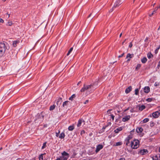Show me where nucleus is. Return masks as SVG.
Returning a JSON list of instances; mask_svg holds the SVG:
<instances>
[{
  "instance_id": "a878e982",
  "label": "nucleus",
  "mask_w": 160,
  "mask_h": 160,
  "mask_svg": "<svg viewBox=\"0 0 160 160\" xmlns=\"http://www.w3.org/2000/svg\"><path fill=\"white\" fill-rule=\"evenodd\" d=\"M87 90L86 88V85L85 84L84 85L83 87L81 90V92H84L85 90Z\"/></svg>"
},
{
  "instance_id": "e433bc0d",
  "label": "nucleus",
  "mask_w": 160,
  "mask_h": 160,
  "mask_svg": "<svg viewBox=\"0 0 160 160\" xmlns=\"http://www.w3.org/2000/svg\"><path fill=\"white\" fill-rule=\"evenodd\" d=\"M94 17V15H92V13H91L90 14V15H89V16L88 17V18H89L91 17V19H92Z\"/></svg>"
},
{
  "instance_id": "5701e85b",
  "label": "nucleus",
  "mask_w": 160,
  "mask_h": 160,
  "mask_svg": "<svg viewBox=\"0 0 160 160\" xmlns=\"http://www.w3.org/2000/svg\"><path fill=\"white\" fill-rule=\"evenodd\" d=\"M82 122V120L79 119L78 120V123L77 124V127H80L81 125Z\"/></svg>"
},
{
  "instance_id": "f8f14e48",
  "label": "nucleus",
  "mask_w": 160,
  "mask_h": 160,
  "mask_svg": "<svg viewBox=\"0 0 160 160\" xmlns=\"http://www.w3.org/2000/svg\"><path fill=\"white\" fill-rule=\"evenodd\" d=\"M132 88L131 86H129L128 88H127L125 91L126 93H129L132 90Z\"/></svg>"
},
{
  "instance_id": "c03bdc74",
  "label": "nucleus",
  "mask_w": 160,
  "mask_h": 160,
  "mask_svg": "<svg viewBox=\"0 0 160 160\" xmlns=\"http://www.w3.org/2000/svg\"><path fill=\"white\" fill-rule=\"evenodd\" d=\"M135 131V129H133L132 130L130 131V133L132 135L133 134V133H134Z\"/></svg>"
},
{
  "instance_id": "2eb2a0df",
  "label": "nucleus",
  "mask_w": 160,
  "mask_h": 160,
  "mask_svg": "<svg viewBox=\"0 0 160 160\" xmlns=\"http://www.w3.org/2000/svg\"><path fill=\"white\" fill-rule=\"evenodd\" d=\"M141 61L142 63H145L147 61V59L146 57H144L141 59Z\"/></svg>"
},
{
  "instance_id": "aec40b11",
  "label": "nucleus",
  "mask_w": 160,
  "mask_h": 160,
  "mask_svg": "<svg viewBox=\"0 0 160 160\" xmlns=\"http://www.w3.org/2000/svg\"><path fill=\"white\" fill-rule=\"evenodd\" d=\"M68 102H69V101H68L64 102L62 104L63 107H64L67 106L68 104Z\"/></svg>"
},
{
  "instance_id": "0eeeda50",
  "label": "nucleus",
  "mask_w": 160,
  "mask_h": 160,
  "mask_svg": "<svg viewBox=\"0 0 160 160\" xmlns=\"http://www.w3.org/2000/svg\"><path fill=\"white\" fill-rule=\"evenodd\" d=\"M148 150L145 149L141 150L139 152V153L142 155L147 154L148 153Z\"/></svg>"
},
{
  "instance_id": "69168bd1",
  "label": "nucleus",
  "mask_w": 160,
  "mask_h": 160,
  "mask_svg": "<svg viewBox=\"0 0 160 160\" xmlns=\"http://www.w3.org/2000/svg\"><path fill=\"white\" fill-rule=\"evenodd\" d=\"M92 135V133H90L89 134V136H91Z\"/></svg>"
},
{
  "instance_id": "4be33fe9",
  "label": "nucleus",
  "mask_w": 160,
  "mask_h": 160,
  "mask_svg": "<svg viewBox=\"0 0 160 160\" xmlns=\"http://www.w3.org/2000/svg\"><path fill=\"white\" fill-rule=\"evenodd\" d=\"M68 158V156L65 157L61 156L60 157L61 160H67Z\"/></svg>"
},
{
  "instance_id": "f704fd0d",
  "label": "nucleus",
  "mask_w": 160,
  "mask_h": 160,
  "mask_svg": "<svg viewBox=\"0 0 160 160\" xmlns=\"http://www.w3.org/2000/svg\"><path fill=\"white\" fill-rule=\"evenodd\" d=\"M149 121V119L148 118H146L144 119L143 120V123H146Z\"/></svg>"
},
{
  "instance_id": "bb28decb",
  "label": "nucleus",
  "mask_w": 160,
  "mask_h": 160,
  "mask_svg": "<svg viewBox=\"0 0 160 160\" xmlns=\"http://www.w3.org/2000/svg\"><path fill=\"white\" fill-rule=\"evenodd\" d=\"M130 140L127 139L126 138V139L125 140V142L126 143V146H128V144L130 143Z\"/></svg>"
},
{
  "instance_id": "09e8293b",
  "label": "nucleus",
  "mask_w": 160,
  "mask_h": 160,
  "mask_svg": "<svg viewBox=\"0 0 160 160\" xmlns=\"http://www.w3.org/2000/svg\"><path fill=\"white\" fill-rule=\"evenodd\" d=\"M124 53L123 52L121 55L118 56V58H120L122 57L124 55Z\"/></svg>"
},
{
  "instance_id": "a18cd8bd",
  "label": "nucleus",
  "mask_w": 160,
  "mask_h": 160,
  "mask_svg": "<svg viewBox=\"0 0 160 160\" xmlns=\"http://www.w3.org/2000/svg\"><path fill=\"white\" fill-rule=\"evenodd\" d=\"M60 133V131H58V132H56V136L57 137H58V136H59V134Z\"/></svg>"
},
{
  "instance_id": "774afa93",
  "label": "nucleus",
  "mask_w": 160,
  "mask_h": 160,
  "mask_svg": "<svg viewBox=\"0 0 160 160\" xmlns=\"http://www.w3.org/2000/svg\"><path fill=\"white\" fill-rule=\"evenodd\" d=\"M122 35V32L119 35V37L120 38Z\"/></svg>"
},
{
  "instance_id": "f03ea898",
  "label": "nucleus",
  "mask_w": 160,
  "mask_h": 160,
  "mask_svg": "<svg viewBox=\"0 0 160 160\" xmlns=\"http://www.w3.org/2000/svg\"><path fill=\"white\" fill-rule=\"evenodd\" d=\"M131 147L132 149H137L139 145V141L137 139H135L131 142Z\"/></svg>"
},
{
  "instance_id": "13d9d810",
  "label": "nucleus",
  "mask_w": 160,
  "mask_h": 160,
  "mask_svg": "<svg viewBox=\"0 0 160 160\" xmlns=\"http://www.w3.org/2000/svg\"><path fill=\"white\" fill-rule=\"evenodd\" d=\"M112 95V93H110L108 95V97H110Z\"/></svg>"
},
{
  "instance_id": "052dcab7",
  "label": "nucleus",
  "mask_w": 160,
  "mask_h": 160,
  "mask_svg": "<svg viewBox=\"0 0 160 160\" xmlns=\"http://www.w3.org/2000/svg\"><path fill=\"white\" fill-rule=\"evenodd\" d=\"M56 160H61V159L60 157L59 158H58Z\"/></svg>"
},
{
  "instance_id": "49530a36",
  "label": "nucleus",
  "mask_w": 160,
  "mask_h": 160,
  "mask_svg": "<svg viewBox=\"0 0 160 160\" xmlns=\"http://www.w3.org/2000/svg\"><path fill=\"white\" fill-rule=\"evenodd\" d=\"M111 118L112 120H114V116L113 114L111 115Z\"/></svg>"
},
{
  "instance_id": "c756f323",
  "label": "nucleus",
  "mask_w": 160,
  "mask_h": 160,
  "mask_svg": "<svg viewBox=\"0 0 160 160\" xmlns=\"http://www.w3.org/2000/svg\"><path fill=\"white\" fill-rule=\"evenodd\" d=\"M152 158L153 160H158V158L157 155L153 156Z\"/></svg>"
},
{
  "instance_id": "8fccbe9b",
  "label": "nucleus",
  "mask_w": 160,
  "mask_h": 160,
  "mask_svg": "<svg viewBox=\"0 0 160 160\" xmlns=\"http://www.w3.org/2000/svg\"><path fill=\"white\" fill-rule=\"evenodd\" d=\"M89 102V100H87L83 103L84 104H85Z\"/></svg>"
},
{
  "instance_id": "b1692460",
  "label": "nucleus",
  "mask_w": 160,
  "mask_h": 160,
  "mask_svg": "<svg viewBox=\"0 0 160 160\" xmlns=\"http://www.w3.org/2000/svg\"><path fill=\"white\" fill-rule=\"evenodd\" d=\"M153 55H152V54L151 53V52H148V54H147V57H148V58H149V59H150V58H151L153 57Z\"/></svg>"
},
{
  "instance_id": "39448f33",
  "label": "nucleus",
  "mask_w": 160,
  "mask_h": 160,
  "mask_svg": "<svg viewBox=\"0 0 160 160\" xmlns=\"http://www.w3.org/2000/svg\"><path fill=\"white\" fill-rule=\"evenodd\" d=\"M152 116L154 118H157L160 115V113L158 111H156L152 113Z\"/></svg>"
},
{
  "instance_id": "423d86ee",
  "label": "nucleus",
  "mask_w": 160,
  "mask_h": 160,
  "mask_svg": "<svg viewBox=\"0 0 160 160\" xmlns=\"http://www.w3.org/2000/svg\"><path fill=\"white\" fill-rule=\"evenodd\" d=\"M122 3V2L121 0H118L115 3L114 7V8L118 7Z\"/></svg>"
},
{
  "instance_id": "a19ab883",
  "label": "nucleus",
  "mask_w": 160,
  "mask_h": 160,
  "mask_svg": "<svg viewBox=\"0 0 160 160\" xmlns=\"http://www.w3.org/2000/svg\"><path fill=\"white\" fill-rule=\"evenodd\" d=\"M46 146V142H45L43 143V146H42V149H44Z\"/></svg>"
},
{
  "instance_id": "20e7f679",
  "label": "nucleus",
  "mask_w": 160,
  "mask_h": 160,
  "mask_svg": "<svg viewBox=\"0 0 160 160\" xmlns=\"http://www.w3.org/2000/svg\"><path fill=\"white\" fill-rule=\"evenodd\" d=\"M94 86V84H91L89 85H86V88L87 90L91 89V91H94V90L96 88Z\"/></svg>"
},
{
  "instance_id": "473e14b6",
  "label": "nucleus",
  "mask_w": 160,
  "mask_h": 160,
  "mask_svg": "<svg viewBox=\"0 0 160 160\" xmlns=\"http://www.w3.org/2000/svg\"><path fill=\"white\" fill-rule=\"evenodd\" d=\"M139 89L137 88L135 90V94L136 95H138L139 93Z\"/></svg>"
},
{
  "instance_id": "de8ad7c7",
  "label": "nucleus",
  "mask_w": 160,
  "mask_h": 160,
  "mask_svg": "<svg viewBox=\"0 0 160 160\" xmlns=\"http://www.w3.org/2000/svg\"><path fill=\"white\" fill-rule=\"evenodd\" d=\"M132 42H131L129 44V47L131 48L132 47Z\"/></svg>"
},
{
  "instance_id": "4c0bfd02",
  "label": "nucleus",
  "mask_w": 160,
  "mask_h": 160,
  "mask_svg": "<svg viewBox=\"0 0 160 160\" xmlns=\"http://www.w3.org/2000/svg\"><path fill=\"white\" fill-rule=\"evenodd\" d=\"M122 143L121 142H118L116 143V146H118L121 145L122 144Z\"/></svg>"
},
{
  "instance_id": "a211bd4d",
  "label": "nucleus",
  "mask_w": 160,
  "mask_h": 160,
  "mask_svg": "<svg viewBox=\"0 0 160 160\" xmlns=\"http://www.w3.org/2000/svg\"><path fill=\"white\" fill-rule=\"evenodd\" d=\"M20 42L19 41H13L12 45L14 47H16L17 46V44L18 43Z\"/></svg>"
},
{
  "instance_id": "cd10ccee",
  "label": "nucleus",
  "mask_w": 160,
  "mask_h": 160,
  "mask_svg": "<svg viewBox=\"0 0 160 160\" xmlns=\"http://www.w3.org/2000/svg\"><path fill=\"white\" fill-rule=\"evenodd\" d=\"M141 67V65L140 64H138L137 65V66L135 68V70L136 71H138V69H140Z\"/></svg>"
},
{
  "instance_id": "c9c22d12",
  "label": "nucleus",
  "mask_w": 160,
  "mask_h": 160,
  "mask_svg": "<svg viewBox=\"0 0 160 160\" xmlns=\"http://www.w3.org/2000/svg\"><path fill=\"white\" fill-rule=\"evenodd\" d=\"M72 50H73V48H71L68 51V52L67 53V56H68L70 54V53H71V52L72 51Z\"/></svg>"
},
{
  "instance_id": "79ce46f5",
  "label": "nucleus",
  "mask_w": 160,
  "mask_h": 160,
  "mask_svg": "<svg viewBox=\"0 0 160 160\" xmlns=\"http://www.w3.org/2000/svg\"><path fill=\"white\" fill-rule=\"evenodd\" d=\"M12 21H8V24H7V25H8L9 26H11L12 25Z\"/></svg>"
},
{
  "instance_id": "e2e57ef3",
  "label": "nucleus",
  "mask_w": 160,
  "mask_h": 160,
  "mask_svg": "<svg viewBox=\"0 0 160 160\" xmlns=\"http://www.w3.org/2000/svg\"><path fill=\"white\" fill-rule=\"evenodd\" d=\"M130 58H129L128 59L127 61V62H128L129 61H130Z\"/></svg>"
},
{
  "instance_id": "6e6552de",
  "label": "nucleus",
  "mask_w": 160,
  "mask_h": 160,
  "mask_svg": "<svg viewBox=\"0 0 160 160\" xmlns=\"http://www.w3.org/2000/svg\"><path fill=\"white\" fill-rule=\"evenodd\" d=\"M103 148V146L102 145L99 144L98 145L96 148L95 152L96 153L98 152L101 149H102Z\"/></svg>"
},
{
  "instance_id": "1a4fd4ad",
  "label": "nucleus",
  "mask_w": 160,
  "mask_h": 160,
  "mask_svg": "<svg viewBox=\"0 0 160 160\" xmlns=\"http://www.w3.org/2000/svg\"><path fill=\"white\" fill-rule=\"evenodd\" d=\"M130 117H131L130 115H128L126 116L125 117L122 118V121L124 122L128 121V120H129V119L130 118Z\"/></svg>"
},
{
  "instance_id": "6e6d98bb",
  "label": "nucleus",
  "mask_w": 160,
  "mask_h": 160,
  "mask_svg": "<svg viewBox=\"0 0 160 160\" xmlns=\"http://www.w3.org/2000/svg\"><path fill=\"white\" fill-rule=\"evenodd\" d=\"M119 160H125V159L124 158H121L119 159Z\"/></svg>"
},
{
  "instance_id": "864d4df0",
  "label": "nucleus",
  "mask_w": 160,
  "mask_h": 160,
  "mask_svg": "<svg viewBox=\"0 0 160 160\" xmlns=\"http://www.w3.org/2000/svg\"><path fill=\"white\" fill-rule=\"evenodd\" d=\"M114 8V7L113 6V7H112V9H110V11H109V12H112L113 11V8Z\"/></svg>"
},
{
  "instance_id": "2f4dec72",
  "label": "nucleus",
  "mask_w": 160,
  "mask_h": 160,
  "mask_svg": "<svg viewBox=\"0 0 160 160\" xmlns=\"http://www.w3.org/2000/svg\"><path fill=\"white\" fill-rule=\"evenodd\" d=\"M74 129V127L73 126H70L68 127V129L70 131H72Z\"/></svg>"
},
{
  "instance_id": "7ed1b4c3",
  "label": "nucleus",
  "mask_w": 160,
  "mask_h": 160,
  "mask_svg": "<svg viewBox=\"0 0 160 160\" xmlns=\"http://www.w3.org/2000/svg\"><path fill=\"white\" fill-rule=\"evenodd\" d=\"M44 119V116L42 115V113L38 114L35 120L36 122H41Z\"/></svg>"
},
{
  "instance_id": "412c9836",
  "label": "nucleus",
  "mask_w": 160,
  "mask_h": 160,
  "mask_svg": "<svg viewBox=\"0 0 160 160\" xmlns=\"http://www.w3.org/2000/svg\"><path fill=\"white\" fill-rule=\"evenodd\" d=\"M65 136V133L64 132H62L59 136V138L61 139L63 138Z\"/></svg>"
},
{
  "instance_id": "ea45409f",
  "label": "nucleus",
  "mask_w": 160,
  "mask_h": 160,
  "mask_svg": "<svg viewBox=\"0 0 160 160\" xmlns=\"http://www.w3.org/2000/svg\"><path fill=\"white\" fill-rule=\"evenodd\" d=\"M160 48V45H159L158 47L155 50V52L156 54H157L158 53V50Z\"/></svg>"
},
{
  "instance_id": "680f3d73",
  "label": "nucleus",
  "mask_w": 160,
  "mask_h": 160,
  "mask_svg": "<svg viewBox=\"0 0 160 160\" xmlns=\"http://www.w3.org/2000/svg\"><path fill=\"white\" fill-rule=\"evenodd\" d=\"M126 39H125L124 40V41L122 42V45H123V44H124V42H125V41H126Z\"/></svg>"
},
{
  "instance_id": "338daca9",
  "label": "nucleus",
  "mask_w": 160,
  "mask_h": 160,
  "mask_svg": "<svg viewBox=\"0 0 160 160\" xmlns=\"http://www.w3.org/2000/svg\"><path fill=\"white\" fill-rule=\"evenodd\" d=\"M81 81H79V82H78V84H77V85H79V84L81 83Z\"/></svg>"
},
{
  "instance_id": "3c124183",
  "label": "nucleus",
  "mask_w": 160,
  "mask_h": 160,
  "mask_svg": "<svg viewBox=\"0 0 160 160\" xmlns=\"http://www.w3.org/2000/svg\"><path fill=\"white\" fill-rule=\"evenodd\" d=\"M159 85V83L157 82H155L154 84V86H157Z\"/></svg>"
},
{
  "instance_id": "dca6fc26",
  "label": "nucleus",
  "mask_w": 160,
  "mask_h": 160,
  "mask_svg": "<svg viewBox=\"0 0 160 160\" xmlns=\"http://www.w3.org/2000/svg\"><path fill=\"white\" fill-rule=\"evenodd\" d=\"M122 130V128L121 127H119L117 128L114 130L115 133H118L119 131H121Z\"/></svg>"
},
{
  "instance_id": "7c9ffc66",
  "label": "nucleus",
  "mask_w": 160,
  "mask_h": 160,
  "mask_svg": "<svg viewBox=\"0 0 160 160\" xmlns=\"http://www.w3.org/2000/svg\"><path fill=\"white\" fill-rule=\"evenodd\" d=\"M44 154H41L39 157V160H43V155Z\"/></svg>"
},
{
  "instance_id": "bf43d9fd",
  "label": "nucleus",
  "mask_w": 160,
  "mask_h": 160,
  "mask_svg": "<svg viewBox=\"0 0 160 160\" xmlns=\"http://www.w3.org/2000/svg\"><path fill=\"white\" fill-rule=\"evenodd\" d=\"M85 132V131L84 130H83L81 131V134H82V133H84Z\"/></svg>"
},
{
  "instance_id": "6ab92c4d",
  "label": "nucleus",
  "mask_w": 160,
  "mask_h": 160,
  "mask_svg": "<svg viewBox=\"0 0 160 160\" xmlns=\"http://www.w3.org/2000/svg\"><path fill=\"white\" fill-rule=\"evenodd\" d=\"M145 106L144 105H142L141 106H139V109L141 111H142L145 108Z\"/></svg>"
},
{
  "instance_id": "f257e3e1",
  "label": "nucleus",
  "mask_w": 160,
  "mask_h": 160,
  "mask_svg": "<svg viewBox=\"0 0 160 160\" xmlns=\"http://www.w3.org/2000/svg\"><path fill=\"white\" fill-rule=\"evenodd\" d=\"M6 44H7V43H6ZM6 45L3 42L0 43V53H1V55H3L4 54L6 49H9V48H8Z\"/></svg>"
},
{
  "instance_id": "72a5a7b5",
  "label": "nucleus",
  "mask_w": 160,
  "mask_h": 160,
  "mask_svg": "<svg viewBox=\"0 0 160 160\" xmlns=\"http://www.w3.org/2000/svg\"><path fill=\"white\" fill-rule=\"evenodd\" d=\"M132 135L130 134L126 138L130 140L132 139Z\"/></svg>"
},
{
  "instance_id": "4d7b16f0",
  "label": "nucleus",
  "mask_w": 160,
  "mask_h": 160,
  "mask_svg": "<svg viewBox=\"0 0 160 160\" xmlns=\"http://www.w3.org/2000/svg\"><path fill=\"white\" fill-rule=\"evenodd\" d=\"M108 126V125H107L106 126H105V127H103L102 128V129H103V130L105 129L106 128V127H107Z\"/></svg>"
},
{
  "instance_id": "58836bf2",
  "label": "nucleus",
  "mask_w": 160,
  "mask_h": 160,
  "mask_svg": "<svg viewBox=\"0 0 160 160\" xmlns=\"http://www.w3.org/2000/svg\"><path fill=\"white\" fill-rule=\"evenodd\" d=\"M156 10H154L153 11V12H152L151 14H150L149 15V16L150 17H151L154 14H155V13H156Z\"/></svg>"
},
{
  "instance_id": "ddd939ff",
  "label": "nucleus",
  "mask_w": 160,
  "mask_h": 160,
  "mask_svg": "<svg viewBox=\"0 0 160 160\" xmlns=\"http://www.w3.org/2000/svg\"><path fill=\"white\" fill-rule=\"evenodd\" d=\"M136 132L138 133H140L142 132L143 131V129L141 128H138L136 129Z\"/></svg>"
},
{
  "instance_id": "9d476101",
  "label": "nucleus",
  "mask_w": 160,
  "mask_h": 160,
  "mask_svg": "<svg viewBox=\"0 0 160 160\" xmlns=\"http://www.w3.org/2000/svg\"><path fill=\"white\" fill-rule=\"evenodd\" d=\"M144 92L146 93H148L150 91V88L149 86H146L144 88Z\"/></svg>"
},
{
  "instance_id": "37998d69",
  "label": "nucleus",
  "mask_w": 160,
  "mask_h": 160,
  "mask_svg": "<svg viewBox=\"0 0 160 160\" xmlns=\"http://www.w3.org/2000/svg\"><path fill=\"white\" fill-rule=\"evenodd\" d=\"M146 101L148 102H151L152 101V99L151 98H147Z\"/></svg>"
},
{
  "instance_id": "393cba45",
  "label": "nucleus",
  "mask_w": 160,
  "mask_h": 160,
  "mask_svg": "<svg viewBox=\"0 0 160 160\" xmlns=\"http://www.w3.org/2000/svg\"><path fill=\"white\" fill-rule=\"evenodd\" d=\"M75 97H76L75 94H73L72 95V96L69 98V99L70 100L72 101L73 100V98H74Z\"/></svg>"
},
{
  "instance_id": "f3484780",
  "label": "nucleus",
  "mask_w": 160,
  "mask_h": 160,
  "mask_svg": "<svg viewBox=\"0 0 160 160\" xmlns=\"http://www.w3.org/2000/svg\"><path fill=\"white\" fill-rule=\"evenodd\" d=\"M61 156L65 157L68 156V157H69V154L65 151H64L62 153Z\"/></svg>"
},
{
  "instance_id": "c85d7f7f",
  "label": "nucleus",
  "mask_w": 160,
  "mask_h": 160,
  "mask_svg": "<svg viewBox=\"0 0 160 160\" xmlns=\"http://www.w3.org/2000/svg\"><path fill=\"white\" fill-rule=\"evenodd\" d=\"M55 107V105H52L49 108V110L50 111H51L54 109Z\"/></svg>"
},
{
  "instance_id": "5fc2aeb1",
  "label": "nucleus",
  "mask_w": 160,
  "mask_h": 160,
  "mask_svg": "<svg viewBox=\"0 0 160 160\" xmlns=\"http://www.w3.org/2000/svg\"><path fill=\"white\" fill-rule=\"evenodd\" d=\"M148 39V37L146 38L144 40L145 42H147Z\"/></svg>"
},
{
  "instance_id": "9b49d317",
  "label": "nucleus",
  "mask_w": 160,
  "mask_h": 160,
  "mask_svg": "<svg viewBox=\"0 0 160 160\" xmlns=\"http://www.w3.org/2000/svg\"><path fill=\"white\" fill-rule=\"evenodd\" d=\"M62 101V98H59L57 101V106H59Z\"/></svg>"
},
{
  "instance_id": "0e129e2a",
  "label": "nucleus",
  "mask_w": 160,
  "mask_h": 160,
  "mask_svg": "<svg viewBox=\"0 0 160 160\" xmlns=\"http://www.w3.org/2000/svg\"><path fill=\"white\" fill-rule=\"evenodd\" d=\"M130 58H129L128 59L127 61V62H128L129 61H130Z\"/></svg>"
},
{
  "instance_id": "4468645a",
  "label": "nucleus",
  "mask_w": 160,
  "mask_h": 160,
  "mask_svg": "<svg viewBox=\"0 0 160 160\" xmlns=\"http://www.w3.org/2000/svg\"><path fill=\"white\" fill-rule=\"evenodd\" d=\"M134 56L133 54H131L130 53H128L126 56V58H132Z\"/></svg>"
},
{
  "instance_id": "603ef678",
  "label": "nucleus",
  "mask_w": 160,
  "mask_h": 160,
  "mask_svg": "<svg viewBox=\"0 0 160 160\" xmlns=\"http://www.w3.org/2000/svg\"><path fill=\"white\" fill-rule=\"evenodd\" d=\"M4 22V20L2 18L0 19V22L3 23Z\"/></svg>"
}]
</instances>
